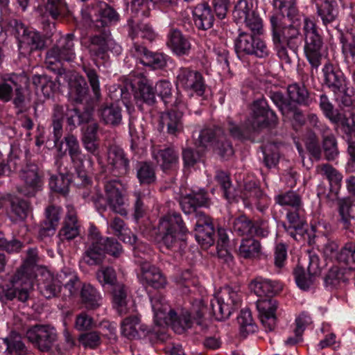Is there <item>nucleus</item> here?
<instances>
[{
	"label": "nucleus",
	"mask_w": 355,
	"mask_h": 355,
	"mask_svg": "<svg viewBox=\"0 0 355 355\" xmlns=\"http://www.w3.org/2000/svg\"><path fill=\"white\" fill-rule=\"evenodd\" d=\"M105 195L98 186L91 190L85 189L82 197L85 201L92 202L98 212H104L107 205L115 213L121 216L127 215L128 212L124 207V200L119 186L121 184L119 179L105 178L103 180Z\"/></svg>",
	"instance_id": "nucleus-1"
},
{
	"label": "nucleus",
	"mask_w": 355,
	"mask_h": 355,
	"mask_svg": "<svg viewBox=\"0 0 355 355\" xmlns=\"http://www.w3.org/2000/svg\"><path fill=\"white\" fill-rule=\"evenodd\" d=\"M254 293L259 297H267L268 299L259 300L257 302L259 317L266 331H272L277 322L276 310L277 302L271 298L278 293L282 286L279 282L268 279H256L251 284Z\"/></svg>",
	"instance_id": "nucleus-2"
},
{
	"label": "nucleus",
	"mask_w": 355,
	"mask_h": 355,
	"mask_svg": "<svg viewBox=\"0 0 355 355\" xmlns=\"http://www.w3.org/2000/svg\"><path fill=\"white\" fill-rule=\"evenodd\" d=\"M156 322L162 325L163 323L171 325L173 330L182 334L191 327L193 321L189 312L178 315L174 310L170 309L165 299L160 295H155L150 299Z\"/></svg>",
	"instance_id": "nucleus-3"
},
{
	"label": "nucleus",
	"mask_w": 355,
	"mask_h": 355,
	"mask_svg": "<svg viewBox=\"0 0 355 355\" xmlns=\"http://www.w3.org/2000/svg\"><path fill=\"white\" fill-rule=\"evenodd\" d=\"M303 33L304 37V54L311 65V76H313L314 71L316 72L322 64V37L319 33L316 23L309 17L304 19Z\"/></svg>",
	"instance_id": "nucleus-4"
},
{
	"label": "nucleus",
	"mask_w": 355,
	"mask_h": 355,
	"mask_svg": "<svg viewBox=\"0 0 355 355\" xmlns=\"http://www.w3.org/2000/svg\"><path fill=\"white\" fill-rule=\"evenodd\" d=\"M83 20L86 24L93 23L96 30L108 29L107 27L119 20V15L104 1L94 0L81 9Z\"/></svg>",
	"instance_id": "nucleus-5"
},
{
	"label": "nucleus",
	"mask_w": 355,
	"mask_h": 355,
	"mask_svg": "<svg viewBox=\"0 0 355 355\" xmlns=\"http://www.w3.org/2000/svg\"><path fill=\"white\" fill-rule=\"evenodd\" d=\"M187 232V229L178 213H169L159 220L158 232L162 237V243L168 249L175 250L178 245H180V248L184 245L181 236Z\"/></svg>",
	"instance_id": "nucleus-6"
},
{
	"label": "nucleus",
	"mask_w": 355,
	"mask_h": 355,
	"mask_svg": "<svg viewBox=\"0 0 355 355\" xmlns=\"http://www.w3.org/2000/svg\"><path fill=\"white\" fill-rule=\"evenodd\" d=\"M12 33L17 41L20 55L26 57L35 51H40L45 46V40L38 31L25 26L21 21L13 19L10 22Z\"/></svg>",
	"instance_id": "nucleus-7"
},
{
	"label": "nucleus",
	"mask_w": 355,
	"mask_h": 355,
	"mask_svg": "<svg viewBox=\"0 0 355 355\" xmlns=\"http://www.w3.org/2000/svg\"><path fill=\"white\" fill-rule=\"evenodd\" d=\"M196 144L204 148L211 147L224 159H227L234 154L232 143L226 138L224 130L219 126L214 125L202 129Z\"/></svg>",
	"instance_id": "nucleus-8"
},
{
	"label": "nucleus",
	"mask_w": 355,
	"mask_h": 355,
	"mask_svg": "<svg viewBox=\"0 0 355 355\" xmlns=\"http://www.w3.org/2000/svg\"><path fill=\"white\" fill-rule=\"evenodd\" d=\"M74 39L73 34H67L60 37L56 44L46 52L45 63L48 69L55 71L56 68L53 67V65L56 63H60L62 61L70 62L76 58ZM57 69L58 74L61 76L63 69L58 67Z\"/></svg>",
	"instance_id": "nucleus-9"
},
{
	"label": "nucleus",
	"mask_w": 355,
	"mask_h": 355,
	"mask_svg": "<svg viewBox=\"0 0 355 355\" xmlns=\"http://www.w3.org/2000/svg\"><path fill=\"white\" fill-rule=\"evenodd\" d=\"M240 302V295L231 287L225 286L210 300L209 306L215 318L222 320L228 318Z\"/></svg>",
	"instance_id": "nucleus-10"
},
{
	"label": "nucleus",
	"mask_w": 355,
	"mask_h": 355,
	"mask_svg": "<svg viewBox=\"0 0 355 355\" xmlns=\"http://www.w3.org/2000/svg\"><path fill=\"white\" fill-rule=\"evenodd\" d=\"M279 122L275 112L270 107L265 98L255 101L252 104V112L248 118V124L254 132L268 127H275Z\"/></svg>",
	"instance_id": "nucleus-11"
},
{
	"label": "nucleus",
	"mask_w": 355,
	"mask_h": 355,
	"mask_svg": "<svg viewBox=\"0 0 355 355\" xmlns=\"http://www.w3.org/2000/svg\"><path fill=\"white\" fill-rule=\"evenodd\" d=\"M64 141L67 146V150L77 172L78 177L84 184L89 182V178L87 174L84 162L87 160L89 168L93 166V161L89 155H85L80 147L78 140L73 135H67L64 137Z\"/></svg>",
	"instance_id": "nucleus-12"
},
{
	"label": "nucleus",
	"mask_w": 355,
	"mask_h": 355,
	"mask_svg": "<svg viewBox=\"0 0 355 355\" xmlns=\"http://www.w3.org/2000/svg\"><path fill=\"white\" fill-rule=\"evenodd\" d=\"M175 85L178 88L191 91L199 96H203L206 89L202 73L189 67L178 69L176 73Z\"/></svg>",
	"instance_id": "nucleus-13"
},
{
	"label": "nucleus",
	"mask_w": 355,
	"mask_h": 355,
	"mask_svg": "<svg viewBox=\"0 0 355 355\" xmlns=\"http://www.w3.org/2000/svg\"><path fill=\"white\" fill-rule=\"evenodd\" d=\"M69 279L66 282L60 281L49 272H43L41 277L38 279V289L40 293L46 299H50L57 296L60 292L61 286L68 288L69 293H73V288L77 277L73 274L69 275Z\"/></svg>",
	"instance_id": "nucleus-14"
},
{
	"label": "nucleus",
	"mask_w": 355,
	"mask_h": 355,
	"mask_svg": "<svg viewBox=\"0 0 355 355\" xmlns=\"http://www.w3.org/2000/svg\"><path fill=\"white\" fill-rule=\"evenodd\" d=\"M322 85L334 94H343L347 90V80L343 72L330 61L322 68Z\"/></svg>",
	"instance_id": "nucleus-15"
},
{
	"label": "nucleus",
	"mask_w": 355,
	"mask_h": 355,
	"mask_svg": "<svg viewBox=\"0 0 355 355\" xmlns=\"http://www.w3.org/2000/svg\"><path fill=\"white\" fill-rule=\"evenodd\" d=\"M26 337L40 350L49 351L57 340L58 334L50 325L36 324L26 331Z\"/></svg>",
	"instance_id": "nucleus-16"
},
{
	"label": "nucleus",
	"mask_w": 355,
	"mask_h": 355,
	"mask_svg": "<svg viewBox=\"0 0 355 355\" xmlns=\"http://www.w3.org/2000/svg\"><path fill=\"white\" fill-rule=\"evenodd\" d=\"M232 230L238 236L266 237L269 233L267 224L261 220H252L246 215H240L232 221Z\"/></svg>",
	"instance_id": "nucleus-17"
},
{
	"label": "nucleus",
	"mask_w": 355,
	"mask_h": 355,
	"mask_svg": "<svg viewBox=\"0 0 355 355\" xmlns=\"http://www.w3.org/2000/svg\"><path fill=\"white\" fill-rule=\"evenodd\" d=\"M130 52L140 62L153 70L162 69L167 64V55L148 50L145 46L135 42Z\"/></svg>",
	"instance_id": "nucleus-18"
},
{
	"label": "nucleus",
	"mask_w": 355,
	"mask_h": 355,
	"mask_svg": "<svg viewBox=\"0 0 355 355\" xmlns=\"http://www.w3.org/2000/svg\"><path fill=\"white\" fill-rule=\"evenodd\" d=\"M63 142L61 141L58 146L60 157L56 159L55 166L58 172V175H52L49 180V187L55 192L65 196L69 192V184L71 182V175L67 166H64V161L62 157L65 155L66 150H62Z\"/></svg>",
	"instance_id": "nucleus-19"
},
{
	"label": "nucleus",
	"mask_w": 355,
	"mask_h": 355,
	"mask_svg": "<svg viewBox=\"0 0 355 355\" xmlns=\"http://www.w3.org/2000/svg\"><path fill=\"white\" fill-rule=\"evenodd\" d=\"M98 34L90 37V44L88 46L89 52L92 57L103 58L108 51L115 49L118 52L120 46H118L111 36L109 29H100Z\"/></svg>",
	"instance_id": "nucleus-20"
},
{
	"label": "nucleus",
	"mask_w": 355,
	"mask_h": 355,
	"mask_svg": "<svg viewBox=\"0 0 355 355\" xmlns=\"http://www.w3.org/2000/svg\"><path fill=\"white\" fill-rule=\"evenodd\" d=\"M107 164L110 173L115 178L127 175L130 170V160L123 148L111 146L107 150Z\"/></svg>",
	"instance_id": "nucleus-21"
},
{
	"label": "nucleus",
	"mask_w": 355,
	"mask_h": 355,
	"mask_svg": "<svg viewBox=\"0 0 355 355\" xmlns=\"http://www.w3.org/2000/svg\"><path fill=\"white\" fill-rule=\"evenodd\" d=\"M336 204L338 214V222L342 228L348 232H354L355 224V198L351 196L336 198Z\"/></svg>",
	"instance_id": "nucleus-22"
},
{
	"label": "nucleus",
	"mask_w": 355,
	"mask_h": 355,
	"mask_svg": "<svg viewBox=\"0 0 355 355\" xmlns=\"http://www.w3.org/2000/svg\"><path fill=\"white\" fill-rule=\"evenodd\" d=\"M195 238L202 248H207L214 243V227L212 219L205 213L196 214Z\"/></svg>",
	"instance_id": "nucleus-23"
},
{
	"label": "nucleus",
	"mask_w": 355,
	"mask_h": 355,
	"mask_svg": "<svg viewBox=\"0 0 355 355\" xmlns=\"http://www.w3.org/2000/svg\"><path fill=\"white\" fill-rule=\"evenodd\" d=\"M306 274L304 269L297 266L293 270L295 282L297 286L304 291H306L314 284L315 278L320 274L319 258L316 255L309 257V264Z\"/></svg>",
	"instance_id": "nucleus-24"
},
{
	"label": "nucleus",
	"mask_w": 355,
	"mask_h": 355,
	"mask_svg": "<svg viewBox=\"0 0 355 355\" xmlns=\"http://www.w3.org/2000/svg\"><path fill=\"white\" fill-rule=\"evenodd\" d=\"M211 204L209 194L204 189L191 190L180 199V207L186 214L196 212L198 207H209Z\"/></svg>",
	"instance_id": "nucleus-25"
},
{
	"label": "nucleus",
	"mask_w": 355,
	"mask_h": 355,
	"mask_svg": "<svg viewBox=\"0 0 355 355\" xmlns=\"http://www.w3.org/2000/svg\"><path fill=\"white\" fill-rule=\"evenodd\" d=\"M304 212L303 207L287 209L286 218L288 225H283L286 233L296 241L300 240L306 232Z\"/></svg>",
	"instance_id": "nucleus-26"
},
{
	"label": "nucleus",
	"mask_w": 355,
	"mask_h": 355,
	"mask_svg": "<svg viewBox=\"0 0 355 355\" xmlns=\"http://www.w3.org/2000/svg\"><path fill=\"white\" fill-rule=\"evenodd\" d=\"M313 1L315 4L317 14L327 30L329 31V28H337L339 24L336 2L332 0H313Z\"/></svg>",
	"instance_id": "nucleus-27"
},
{
	"label": "nucleus",
	"mask_w": 355,
	"mask_h": 355,
	"mask_svg": "<svg viewBox=\"0 0 355 355\" xmlns=\"http://www.w3.org/2000/svg\"><path fill=\"white\" fill-rule=\"evenodd\" d=\"M270 21L272 27V42L277 55L282 62L291 64L293 62V58L297 55V53L293 54L292 51L291 53H289L286 49V44H284V41H282L279 17L272 15Z\"/></svg>",
	"instance_id": "nucleus-28"
},
{
	"label": "nucleus",
	"mask_w": 355,
	"mask_h": 355,
	"mask_svg": "<svg viewBox=\"0 0 355 355\" xmlns=\"http://www.w3.org/2000/svg\"><path fill=\"white\" fill-rule=\"evenodd\" d=\"M270 21L272 27V42L277 55L282 62L291 64L293 62V58L297 55V53L293 54L292 51L291 53H289L286 49V44H284V41H282L279 17L272 15Z\"/></svg>",
	"instance_id": "nucleus-29"
},
{
	"label": "nucleus",
	"mask_w": 355,
	"mask_h": 355,
	"mask_svg": "<svg viewBox=\"0 0 355 355\" xmlns=\"http://www.w3.org/2000/svg\"><path fill=\"white\" fill-rule=\"evenodd\" d=\"M140 266L141 273L138 277L143 285L156 289L165 286L166 279L157 268L150 265L147 261L141 262Z\"/></svg>",
	"instance_id": "nucleus-30"
},
{
	"label": "nucleus",
	"mask_w": 355,
	"mask_h": 355,
	"mask_svg": "<svg viewBox=\"0 0 355 355\" xmlns=\"http://www.w3.org/2000/svg\"><path fill=\"white\" fill-rule=\"evenodd\" d=\"M134 98L139 109L144 110V105L151 106L155 103V92L153 83L146 78H142L137 83L134 91Z\"/></svg>",
	"instance_id": "nucleus-31"
},
{
	"label": "nucleus",
	"mask_w": 355,
	"mask_h": 355,
	"mask_svg": "<svg viewBox=\"0 0 355 355\" xmlns=\"http://www.w3.org/2000/svg\"><path fill=\"white\" fill-rule=\"evenodd\" d=\"M91 243L83 254V259L89 266L98 265L105 258V252L98 240V231L92 229L89 235Z\"/></svg>",
	"instance_id": "nucleus-32"
},
{
	"label": "nucleus",
	"mask_w": 355,
	"mask_h": 355,
	"mask_svg": "<svg viewBox=\"0 0 355 355\" xmlns=\"http://www.w3.org/2000/svg\"><path fill=\"white\" fill-rule=\"evenodd\" d=\"M287 94L289 102L293 105L309 107L315 101V94L310 92L304 84L295 83L288 85Z\"/></svg>",
	"instance_id": "nucleus-33"
},
{
	"label": "nucleus",
	"mask_w": 355,
	"mask_h": 355,
	"mask_svg": "<svg viewBox=\"0 0 355 355\" xmlns=\"http://www.w3.org/2000/svg\"><path fill=\"white\" fill-rule=\"evenodd\" d=\"M121 334L128 339H135L145 336L150 332V329L140 323L137 315H130L123 319L121 323Z\"/></svg>",
	"instance_id": "nucleus-34"
},
{
	"label": "nucleus",
	"mask_w": 355,
	"mask_h": 355,
	"mask_svg": "<svg viewBox=\"0 0 355 355\" xmlns=\"http://www.w3.org/2000/svg\"><path fill=\"white\" fill-rule=\"evenodd\" d=\"M19 176L24 182L25 187L29 189L26 191L23 189L19 191L26 196H31L35 194L41 185L40 177L38 175V168L35 164H28L20 170Z\"/></svg>",
	"instance_id": "nucleus-35"
},
{
	"label": "nucleus",
	"mask_w": 355,
	"mask_h": 355,
	"mask_svg": "<svg viewBox=\"0 0 355 355\" xmlns=\"http://www.w3.org/2000/svg\"><path fill=\"white\" fill-rule=\"evenodd\" d=\"M80 225L76 216V212L73 207H67V214L64 220L63 226L59 232L62 241H70L80 234Z\"/></svg>",
	"instance_id": "nucleus-36"
},
{
	"label": "nucleus",
	"mask_w": 355,
	"mask_h": 355,
	"mask_svg": "<svg viewBox=\"0 0 355 355\" xmlns=\"http://www.w3.org/2000/svg\"><path fill=\"white\" fill-rule=\"evenodd\" d=\"M167 37V46L176 55L182 56L189 54L191 43L180 31L171 28Z\"/></svg>",
	"instance_id": "nucleus-37"
},
{
	"label": "nucleus",
	"mask_w": 355,
	"mask_h": 355,
	"mask_svg": "<svg viewBox=\"0 0 355 355\" xmlns=\"http://www.w3.org/2000/svg\"><path fill=\"white\" fill-rule=\"evenodd\" d=\"M153 157L164 173L175 171L178 166L179 154L173 148L160 149L153 153Z\"/></svg>",
	"instance_id": "nucleus-38"
},
{
	"label": "nucleus",
	"mask_w": 355,
	"mask_h": 355,
	"mask_svg": "<svg viewBox=\"0 0 355 355\" xmlns=\"http://www.w3.org/2000/svg\"><path fill=\"white\" fill-rule=\"evenodd\" d=\"M6 200L9 202L8 215L11 220L22 221L27 218L30 209L27 200L13 195H8Z\"/></svg>",
	"instance_id": "nucleus-39"
},
{
	"label": "nucleus",
	"mask_w": 355,
	"mask_h": 355,
	"mask_svg": "<svg viewBox=\"0 0 355 355\" xmlns=\"http://www.w3.org/2000/svg\"><path fill=\"white\" fill-rule=\"evenodd\" d=\"M12 282L17 289V297L21 302H26L29 296L28 290L32 286L31 276L26 267L19 268L12 277Z\"/></svg>",
	"instance_id": "nucleus-40"
},
{
	"label": "nucleus",
	"mask_w": 355,
	"mask_h": 355,
	"mask_svg": "<svg viewBox=\"0 0 355 355\" xmlns=\"http://www.w3.org/2000/svg\"><path fill=\"white\" fill-rule=\"evenodd\" d=\"M193 14L195 25L198 29L206 31L213 26L214 16L207 3L198 4Z\"/></svg>",
	"instance_id": "nucleus-41"
},
{
	"label": "nucleus",
	"mask_w": 355,
	"mask_h": 355,
	"mask_svg": "<svg viewBox=\"0 0 355 355\" xmlns=\"http://www.w3.org/2000/svg\"><path fill=\"white\" fill-rule=\"evenodd\" d=\"M161 123L168 135L177 136L183 131L182 114L170 110L162 114Z\"/></svg>",
	"instance_id": "nucleus-42"
},
{
	"label": "nucleus",
	"mask_w": 355,
	"mask_h": 355,
	"mask_svg": "<svg viewBox=\"0 0 355 355\" xmlns=\"http://www.w3.org/2000/svg\"><path fill=\"white\" fill-rule=\"evenodd\" d=\"M338 39L343 61L347 67L351 69L355 64V36L340 31Z\"/></svg>",
	"instance_id": "nucleus-43"
},
{
	"label": "nucleus",
	"mask_w": 355,
	"mask_h": 355,
	"mask_svg": "<svg viewBox=\"0 0 355 355\" xmlns=\"http://www.w3.org/2000/svg\"><path fill=\"white\" fill-rule=\"evenodd\" d=\"M98 112L101 120L107 125L116 126L122 121V109L116 103L103 104Z\"/></svg>",
	"instance_id": "nucleus-44"
},
{
	"label": "nucleus",
	"mask_w": 355,
	"mask_h": 355,
	"mask_svg": "<svg viewBox=\"0 0 355 355\" xmlns=\"http://www.w3.org/2000/svg\"><path fill=\"white\" fill-rule=\"evenodd\" d=\"M255 34L245 32H240L238 37L235 40V50L239 55H248L249 53L254 52L252 44H256L258 47H261L262 40L254 35Z\"/></svg>",
	"instance_id": "nucleus-45"
},
{
	"label": "nucleus",
	"mask_w": 355,
	"mask_h": 355,
	"mask_svg": "<svg viewBox=\"0 0 355 355\" xmlns=\"http://www.w3.org/2000/svg\"><path fill=\"white\" fill-rule=\"evenodd\" d=\"M80 299L83 304L88 310L98 309L102 302L101 293L92 284H85L80 291Z\"/></svg>",
	"instance_id": "nucleus-46"
},
{
	"label": "nucleus",
	"mask_w": 355,
	"mask_h": 355,
	"mask_svg": "<svg viewBox=\"0 0 355 355\" xmlns=\"http://www.w3.org/2000/svg\"><path fill=\"white\" fill-rule=\"evenodd\" d=\"M282 41L286 44L293 54L296 53L297 49L302 43V37L299 29L293 25L282 26L280 24Z\"/></svg>",
	"instance_id": "nucleus-47"
},
{
	"label": "nucleus",
	"mask_w": 355,
	"mask_h": 355,
	"mask_svg": "<svg viewBox=\"0 0 355 355\" xmlns=\"http://www.w3.org/2000/svg\"><path fill=\"white\" fill-rule=\"evenodd\" d=\"M137 178L141 185H150L156 182V167L150 162H139L136 165Z\"/></svg>",
	"instance_id": "nucleus-48"
},
{
	"label": "nucleus",
	"mask_w": 355,
	"mask_h": 355,
	"mask_svg": "<svg viewBox=\"0 0 355 355\" xmlns=\"http://www.w3.org/2000/svg\"><path fill=\"white\" fill-rule=\"evenodd\" d=\"M110 227L112 230L114 234L124 243L131 245L137 244V236L126 227L123 219L119 217H114L110 220Z\"/></svg>",
	"instance_id": "nucleus-49"
},
{
	"label": "nucleus",
	"mask_w": 355,
	"mask_h": 355,
	"mask_svg": "<svg viewBox=\"0 0 355 355\" xmlns=\"http://www.w3.org/2000/svg\"><path fill=\"white\" fill-rule=\"evenodd\" d=\"M336 258L345 269L355 270V243L347 242L336 254Z\"/></svg>",
	"instance_id": "nucleus-50"
},
{
	"label": "nucleus",
	"mask_w": 355,
	"mask_h": 355,
	"mask_svg": "<svg viewBox=\"0 0 355 355\" xmlns=\"http://www.w3.org/2000/svg\"><path fill=\"white\" fill-rule=\"evenodd\" d=\"M261 250L260 242L251 236L241 240L238 254L243 259H252L258 257Z\"/></svg>",
	"instance_id": "nucleus-51"
},
{
	"label": "nucleus",
	"mask_w": 355,
	"mask_h": 355,
	"mask_svg": "<svg viewBox=\"0 0 355 355\" xmlns=\"http://www.w3.org/2000/svg\"><path fill=\"white\" fill-rule=\"evenodd\" d=\"M92 110H87L83 112H80L76 107L72 109L67 108L65 116L69 130H73L83 123H89L92 119Z\"/></svg>",
	"instance_id": "nucleus-52"
},
{
	"label": "nucleus",
	"mask_w": 355,
	"mask_h": 355,
	"mask_svg": "<svg viewBox=\"0 0 355 355\" xmlns=\"http://www.w3.org/2000/svg\"><path fill=\"white\" fill-rule=\"evenodd\" d=\"M225 128L232 138L238 140L246 139L254 132L251 125L248 124V119L243 124H236L231 118H227Z\"/></svg>",
	"instance_id": "nucleus-53"
},
{
	"label": "nucleus",
	"mask_w": 355,
	"mask_h": 355,
	"mask_svg": "<svg viewBox=\"0 0 355 355\" xmlns=\"http://www.w3.org/2000/svg\"><path fill=\"white\" fill-rule=\"evenodd\" d=\"M45 12L53 19H59L66 17L69 10L65 0H46Z\"/></svg>",
	"instance_id": "nucleus-54"
},
{
	"label": "nucleus",
	"mask_w": 355,
	"mask_h": 355,
	"mask_svg": "<svg viewBox=\"0 0 355 355\" xmlns=\"http://www.w3.org/2000/svg\"><path fill=\"white\" fill-rule=\"evenodd\" d=\"M317 170L329 181L332 189L336 190V196L338 195V190L343 179L342 175L335 168L328 164L318 166Z\"/></svg>",
	"instance_id": "nucleus-55"
},
{
	"label": "nucleus",
	"mask_w": 355,
	"mask_h": 355,
	"mask_svg": "<svg viewBox=\"0 0 355 355\" xmlns=\"http://www.w3.org/2000/svg\"><path fill=\"white\" fill-rule=\"evenodd\" d=\"M113 302L116 309L122 315L128 313L127 309V290L123 284H116L112 289Z\"/></svg>",
	"instance_id": "nucleus-56"
},
{
	"label": "nucleus",
	"mask_w": 355,
	"mask_h": 355,
	"mask_svg": "<svg viewBox=\"0 0 355 355\" xmlns=\"http://www.w3.org/2000/svg\"><path fill=\"white\" fill-rule=\"evenodd\" d=\"M128 25L130 26L129 35L132 39L139 36L149 40L154 39L155 33L151 26L148 24L144 22H135L132 19L128 21Z\"/></svg>",
	"instance_id": "nucleus-57"
},
{
	"label": "nucleus",
	"mask_w": 355,
	"mask_h": 355,
	"mask_svg": "<svg viewBox=\"0 0 355 355\" xmlns=\"http://www.w3.org/2000/svg\"><path fill=\"white\" fill-rule=\"evenodd\" d=\"M275 200L279 205L287 207V209L303 207L301 196L293 191L277 195L275 197Z\"/></svg>",
	"instance_id": "nucleus-58"
},
{
	"label": "nucleus",
	"mask_w": 355,
	"mask_h": 355,
	"mask_svg": "<svg viewBox=\"0 0 355 355\" xmlns=\"http://www.w3.org/2000/svg\"><path fill=\"white\" fill-rule=\"evenodd\" d=\"M15 84V97L13 99L15 106L19 109L18 113L21 112L24 107L25 97L24 89L28 86V78L25 76H16L11 80Z\"/></svg>",
	"instance_id": "nucleus-59"
},
{
	"label": "nucleus",
	"mask_w": 355,
	"mask_h": 355,
	"mask_svg": "<svg viewBox=\"0 0 355 355\" xmlns=\"http://www.w3.org/2000/svg\"><path fill=\"white\" fill-rule=\"evenodd\" d=\"M254 11L252 0H238L234 6L233 17L236 23H242L243 19Z\"/></svg>",
	"instance_id": "nucleus-60"
},
{
	"label": "nucleus",
	"mask_w": 355,
	"mask_h": 355,
	"mask_svg": "<svg viewBox=\"0 0 355 355\" xmlns=\"http://www.w3.org/2000/svg\"><path fill=\"white\" fill-rule=\"evenodd\" d=\"M336 125L340 127L347 140L352 139V136L355 135V109L352 107L349 117L340 113V119Z\"/></svg>",
	"instance_id": "nucleus-61"
},
{
	"label": "nucleus",
	"mask_w": 355,
	"mask_h": 355,
	"mask_svg": "<svg viewBox=\"0 0 355 355\" xmlns=\"http://www.w3.org/2000/svg\"><path fill=\"white\" fill-rule=\"evenodd\" d=\"M238 323L240 326L241 334L245 337L248 334L254 333L257 326L253 321L251 311L249 309H243L237 317Z\"/></svg>",
	"instance_id": "nucleus-62"
},
{
	"label": "nucleus",
	"mask_w": 355,
	"mask_h": 355,
	"mask_svg": "<svg viewBox=\"0 0 355 355\" xmlns=\"http://www.w3.org/2000/svg\"><path fill=\"white\" fill-rule=\"evenodd\" d=\"M83 71L85 72L92 91L94 94L93 98L98 102L101 99V92L100 88L99 76L96 70L90 66H83Z\"/></svg>",
	"instance_id": "nucleus-63"
},
{
	"label": "nucleus",
	"mask_w": 355,
	"mask_h": 355,
	"mask_svg": "<svg viewBox=\"0 0 355 355\" xmlns=\"http://www.w3.org/2000/svg\"><path fill=\"white\" fill-rule=\"evenodd\" d=\"M319 107L326 118L332 123L338 124V121L340 119V112L334 110V105L325 94L320 96Z\"/></svg>",
	"instance_id": "nucleus-64"
}]
</instances>
